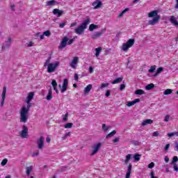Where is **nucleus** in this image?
Instances as JSON below:
<instances>
[{"label": "nucleus", "instance_id": "21", "mask_svg": "<svg viewBox=\"0 0 178 178\" xmlns=\"http://www.w3.org/2000/svg\"><path fill=\"white\" fill-rule=\"evenodd\" d=\"M122 81H123V76L117 78L111 83L112 84H119V83H122Z\"/></svg>", "mask_w": 178, "mask_h": 178}, {"label": "nucleus", "instance_id": "60", "mask_svg": "<svg viewBox=\"0 0 178 178\" xmlns=\"http://www.w3.org/2000/svg\"><path fill=\"white\" fill-rule=\"evenodd\" d=\"M111 95V90H108L106 92V97H109Z\"/></svg>", "mask_w": 178, "mask_h": 178}, {"label": "nucleus", "instance_id": "6", "mask_svg": "<svg viewBox=\"0 0 178 178\" xmlns=\"http://www.w3.org/2000/svg\"><path fill=\"white\" fill-rule=\"evenodd\" d=\"M134 39H129L127 42L122 44L121 49L124 52H127V51H129V48H131V47L134 45Z\"/></svg>", "mask_w": 178, "mask_h": 178}, {"label": "nucleus", "instance_id": "40", "mask_svg": "<svg viewBox=\"0 0 178 178\" xmlns=\"http://www.w3.org/2000/svg\"><path fill=\"white\" fill-rule=\"evenodd\" d=\"M44 33L41 35V33H37L35 37H40V40H44Z\"/></svg>", "mask_w": 178, "mask_h": 178}, {"label": "nucleus", "instance_id": "20", "mask_svg": "<svg viewBox=\"0 0 178 178\" xmlns=\"http://www.w3.org/2000/svg\"><path fill=\"white\" fill-rule=\"evenodd\" d=\"M46 99L47 101H51L52 99V89H49L48 91V94L46 97Z\"/></svg>", "mask_w": 178, "mask_h": 178}, {"label": "nucleus", "instance_id": "2", "mask_svg": "<svg viewBox=\"0 0 178 178\" xmlns=\"http://www.w3.org/2000/svg\"><path fill=\"white\" fill-rule=\"evenodd\" d=\"M90 17H87L78 28L75 29L74 31L76 34H78L79 35L83 34L86 29H87V26L90 24Z\"/></svg>", "mask_w": 178, "mask_h": 178}, {"label": "nucleus", "instance_id": "36", "mask_svg": "<svg viewBox=\"0 0 178 178\" xmlns=\"http://www.w3.org/2000/svg\"><path fill=\"white\" fill-rule=\"evenodd\" d=\"M156 69V65H152L150 67V69H149L148 72L149 73H154Z\"/></svg>", "mask_w": 178, "mask_h": 178}, {"label": "nucleus", "instance_id": "51", "mask_svg": "<svg viewBox=\"0 0 178 178\" xmlns=\"http://www.w3.org/2000/svg\"><path fill=\"white\" fill-rule=\"evenodd\" d=\"M159 132L158 131H154L153 133V137H159Z\"/></svg>", "mask_w": 178, "mask_h": 178}, {"label": "nucleus", "instance_id": "27", "mask_svg": "<svg viewBox=\"0 0 178 178\" xmlns=\"http://www.w3.org/2000/svg\"><path fill=\"white\" fill-rule=\"evenodd\" d=\"M33 172V165L26 167V175L27 176H30V173Z\"/></svg>", "mask_w": 178, "mask_h": 178}, {"label": "nucleus", "instance_id": "30", "mask_svg": "<svg viewBox=\"0 0 178 178\" xmlns=\"http://www.w3.org/2000/svg\"><path fill=\"white\" fill-rule=\"evenodd\" d=\"M115 134H116V131L113 130V131H111L110 134H108L106 136V138H111V137H113V136H115Z\"/></svg>", "mask_w": 178, "mask_h": 178}, {"label": "nucleus", "instance_id": "62", "mask_svg": "<svg viewBox=\"0 0 178 178\" xmlns=\"http://www.w3.org/2000/svg\"><path fill=\"white\" fill-rule=\"evenodd\" d=\"M120 138H115L114 140H113V143H118Z\"/></svg>", "mask_w": 178, "mask_h": 178}, {"label": "nucleus", "instance_id": "14", "mask_svg": "<svg viewBox=\"0 0 178 178\" xmlns=\"http://www.w3.org/2000/svg\"><path fill=\"white\" fill-rule=\"evenodd\" d=\"M69 84V81H67V79H65L63 80V86L61 88L60 92H65L67 90V86Z\"/></svg>", "mask_w": 178, "mask_h": 178}, {"label": "nucleus", "instance_id": "25", "mask_svg": "<svg viewBox=\"0 0 178 178\" xmlns=\"http://www.w3.org/2000/svg\"><path fill=\"white\" fill-rule=\"evenodd\" d=\"M96 29H98V25H95L94 24H91L89 26V31H94V30H95Z\"/></svg>", "mask_w": 178, "mask_h": 178}, {"label": "nucleus", "instance_id": "32", "mask_svg": "<svg viewBox=\"0 0 178 178\" xmlns=\"http://www.w3.org/2000/svg\"><path fill=\"white\" fill-rule=\"evenodd\" d=\"M172 92H173V90L172 89H166L163 92V95H170V94H172Z\"/></svg>", "mask_w": 178, "mask_h": 178}, {"label": "nucleus", "instance_id": "3", "mask_svg": "<svg viewBox=\"0 0 178 178\" xmlns=\"http://www.w3.org/2000/svg\"><path fill=\"white\" fill-rule=\"evenodd\" d=\"M149 17H153L152 20H149L148 24L150 26H155L156 23H158L161 19V15H158L157 10H153L148 13Z\"/></svg>", "mask_w": 178, "mask_h": 178}, {"label": "nucleus", "instance_id": "17", "mask_svg": "<svg viewBox=\"0 0 178 178\" xmlns=\"http://www.w3.org/2000/svg\"><path fill=\"white\" fill-rule=\"evenodd\" d=\"M153 123H154V121L152 120L147 119L143 121L142 126H147V124H152Z\"/></svg>", "mask_w": 178, "mask_h": 178}, {"label": "nucleus", "instance_id": "48", "mask_svg": "<svg viewBox=\"0 0 178 178\" xmlns=\"http://www.w3.org/2000/svg\"><path fill=\"white\" fill-rule=\"evenodd\" d=\"M124 88H126V85L124 84H121L120 86V91H123V90H124Z\"/></svg>", "mask_w": 178, "mask_h": 178}, {"label": "nucleus", "instance_id": "47", "mask_svg": "<svg viewBox=\"0 0 178 178\" xmlns=\"http://www.w3.org/2000/svg\"><path fill=\"white\" fill-rule=\"evenodd\" d=\"M154 166H155V163L152 162L148 165V168L149 169H152V168H154Z\"/></svg>", "mask_w": 178, "mask_h": 178}, {"label": "nucleus", "instance_id": "33", "mask_svg": "<svg viewBox=\"0 0 178 178\" xmlns=\"http://www.w3.org/2000/svg\"><path fill=\"white\" fill-rule=\"evenodd\" d=\"M135 94L136 95H143V94H144V90H143L141 89L136 90L135 91Z\"/></svg>", "mask_w": 178, "mask_h": 178}, {"label": "nucleus", "instance_id": "52", "mask_svg": "<svg viewBox=\"0 0 178 178\" xmlns=\"http://www.w3.org/2000/svg\"><path fill=\"white\" fill-rule=\"evenodd\" d=\"M170 147V144H167L164 147L165 151H169V148Z\"/></svg>", "mask_w": 178, "mask_h": 178}, {"label": "nucleus", "instance_id": "35", "mask_svg": "<svg viewBox=\"0 0 178 178\" xmlns=\"http://www.w3.org/2000/svg\"><path fill=\"white\" fill-rule=\"evenodd\" d=\"M64 127H65V129H72V127H73V123L68 122L65 124Z\"/></svg>", "mask_w": 178, "mask_h": 178}, {"label": "nucleus", "instance_id": "55", "mask_svg": "<svg viewBox=\"0 0 178 178\" xmlns=\"http://www.w3.org/2000/svg\"><path fill=\"white\" fill-rule=\"evenodd\" d=\"M65 26H66V23H61L59 24V27L60 29H63L65 27Z\"/></svg>", "mask_w": 178, "mask_h": 178}, {"label": "nucleus", "instance_id": "61", "mask_svg": "<svg viewBox=\"0 0 178 178\" xmlns=\"http://www.w3.org/2000/svg\"><path fill=\"white\" fill-rule=\"evenodd\" d=\"M74 26H77V22H74L73 23L71 24L70 27H74Z\"/></svg>", "mask_w": 178, "mask_h": 178}, {"label": "nucleus", "instance_id": "11", "mask_svg": "<svg viewBox=\"0 0 178 178\" xmlns=\"http://www.w3.org/2000/svg\"><path fill=\"white\" fill-rule=\"evenodd\" d=\"M104 33H105V29H102L101 31L95 32L92 35L91 38L92 40H97V38H99V37H101Z\"/></svg>", "mask_w": 178, "mask_h": 178}, {"label": "nucleus", "instance_id": "1", "mask_svg": "<svg viewBox=\"0 0 178 178\" xmlns=\"http://www.w3.org/2000/svg\"><path fill=\"white\" fill-rule=\"evenodd\" d=\"M34 98V92H31L29 93L26 98V106H23L20 111V122L26 123L29 119V113L30 112V108L31 107V100Z\"/></svg>", "mask_w": 178, "mask_h": 178}, {"label": "nucleus", "instance_id": "12", "mask_svg": "<svg viewBox=\"0 0 178 178\" xmlns=\"http://www.w3.org/2000/svg\"><path fill=\"white\" fill-rule=\"evenodd\" d=\"M64 14L65 13L62 10H59L58 8H55L53 10V15H54V16H56L57 17H60V16Z\"/></svg>", "mask_w": 178, "mask_h": 178}, {"label": "nucleus", "instance_id": "15", "mask_svg": "<svg viewBox=\"0 0 178 178\" xmlns=\"http://www.w3.org/2000/svg\"><path fill=\"white\" fill-rule=\"evenodd\" d=\"M92 6H94V9H98V8H101V6H102V1L97 0L92 3Z\"/></svg>", "mask_w": 178, "mask_h": 178}, {"label": "nucleus", "instance_id": "4", "mask_svg": "<svg viewBox=\"0 0 178 178\" xmlns=\"http://www.w3.org/2000/svg\"><path fill=\"white\" fill-rule=\"evenodd\" d=\"M51 61L49 58L47 59L44 64V67H47V73H54V72L56 70V68L58 67V66H59V63L56 62L54 63H49Z\"/></svg>", "mask_w": 178, "mask_h": 178}, {"label": "nucleus", "instance_id": "41", "mask_svg": "<svg viewBox=\"0 0 178 178\" xmlns=\"http://www.w3.org/2000/svg\"><path fill=\"white\" fill-rule=\"evenodd\" d=\"M43 35H45L46 37H49L51 35V31H45L44 32H43Z\"/></svg>", "mask_w": 178, "mask_h": 178}, {"label": "nucleus", "instance_id": "28", "mask_svg": "<svg viewBox=\"0 0 178 178\" xmlns=\"http://www.w3.org/2000/svg\"><path fill=\"white\" fill-rule=\"evenodd\" d=\"M162 72H163V67H159L156 70V72L154 74V77H156V76L162 73Z\"/></svg>", "mask_w": 178, "mask_h": 178}, {"label": "nucleus", "instance_id": "56", "mask_svg": "<svg viewBox=\"0 0 178 178\" xmlns=\"http://www.w3.org/2000/svg\"><path fill=\"white\" fill-rule=\"evenodd\" d=\"M167 136H168V137H173V136H175V132L168 133V134H167Z\"/></svg>", "mask_w": 178, "mask_h": 178}, {"label": "nucleus", "instance_id": "38", "mask_svg": "<svg viewBox=\"0 0 178 178\" xmlns=\"http://www.w3.org/2000/svg\"><path fill=\"white\" fill-rule=\"evenodd\" d=\"M176 162H178V157H177V156H175L172 158V161L171 163H172V165H175V163H176Z\"/></svg>", "mask_w": 178, "mask_h": 178}, {"label": "nucleus", "instance_id": "42", "mask_svg": "<svg viewBox=\"0 0 178 178\" xmlns=\"http://www.w3.org/2000/svg\"><path fill=\"white\" fill-rule=\"evenodd\" d=\"M102 129L104 130V131H108V130H109V127H106V124H103Z\"/></svg>", "mask_w": 178, "mask_h": 178}, {"label": "nucleus", "instance_id": "19", "mask_svg": "<svg viewBox=\"0 0 178 178\" xmlns=\"http://www.w3.org/2000/svg\"><path fill=\"white\" fill-rule=\"evenodd\" d=\"M138 102H140V99H135L134 101L129 102L127 105L128 106H133V105H136Z\"/></svg>", "mask_w": 178, "mask_h": 178}, {"label": "nucleus", "instance_id": "49", "mask_svg": "<svg viewBox=\"0 0 178 178\" xmlns=\"http://www.w3.org/2000/svg\"><path fill=\"white\" fill-rule=\"evenodd\" d=\"M169 119H170V115H166L164 118V122H169Z\"/></svg>", "mask_w": 178, "mask_h": 178}, {"label": "nucleus", "instance_id": "18", "mask_svg": "<svg viewBox=\"0 0 178 178\" xmlns=\"http://www.w3.org/2000/svg\"><path fill=\"white\" fill-rule=\"evenodd\" d=\"M12 44V38H8V41L6 42L5 45L2 46V49L8 48V47Z\"/></svg>", "mask_w": 178, "mask_h": 178}, {"label": "nucleus", "instance_id": "57", "mask_svg": "<svg viewBox=\"0 0 178 178\" xmlns=\"http://www.w3.org/2000/svg\"><path fill=\"white\" fill-rule=\"evenodd\" d=\"M33 44L34 43H33V42H29L27 43V47L30 48V47H33Z\"/></svg>", "mask_w": 178, "mask_h": 178}, {"label": "nucleus", "instance_id": "13", "mask_svg": "<svg viewBox=\"0 0 178 178\" xmlns=\"http://www.w3.org/2000/svg\"><path fill=\"white\" fill-rule=\"evenodd\" d=\"M5 98H6V86H4L3 88V92L1 94V106H3V104H5Z\"/></svg>", "mask_w": 178, "mask_h": 178}, {"label": "nucleus", "instance_id": "29", "mask_svg": "<svg viewBox=\"0 0 178 178\" xmlns=\"http://www.w3.org/2000/svg\"><path fill=\"white\" fill-rule=\"evenodd\" d=\"M131 154H129L126 156V159L124 160V163L127 164L128 162H130V159H131Z\"/></svg>", "mask_w": 178, "mask_h": 178}, {"label": "nucleus", "instance_id": "5", "mask_svg": "<svg viewBox=\"0 0 178 178\" xmlns=\"http://www.w3.org/2000/svg\"><path fill=\"white\" fill-rule=\"evenodd\" d=\"M73 42H74V38L70 39L69 40V38L67 36H65L59 47H58V49H63V48H66V45H72V44H73Z\"/></svg>", "mask_w": 178, "mask_h": 178}, {"label": "nucleus", "instance_id": "50", "mask_svg": "<svg viewBox=\"0 0 178 178\" xmlns=\"http://www.w3.org/2000/svg\"><path fill=\"white\" fill-rule=\"evenodd\" d=\"M150 177L151 178H157L156 177H155V172L154 171H151Z\"/></svg>", "mask_w": 178, "mask_h": 178}, {"label": "nucleus", "instance_id": "58", "mask_svg": "<svg viewBox=\"0 0 178 178\" xmlns=\"http://www.w3.org/2000/svg\"><path fill=\"white\" fill-rule=\"evenodd\" d=\"M74 80L79 81V75L76 73L74 74Z\"/></svg>", "mask_w": 178, "mask_h": 178}, {"label": "nucleus", "instance_id": "26", "mask_svg": "<svg viewBox=\"0 0 178 178\" xmlns=\"http://www.w3.org/2000/svg\"><path fill=\"white\" fill-rule=\"evenodd\" d=\"M141 159V154H135L134 155V159L136 162H138V161H140V159Z\"/></svg>", "mask_w": 178, "mask_h": 178}, {"label": "nucleus", "instance_id": "23", "mask_svg": "<svg viewBox=\"0 0 178 178\" xmlns=\"http://www.w3.org/2000/svg\"><path fill=\"white\" fill-rule=\"evenodd\" d=\"M95 56L98 58L99 56V54H101L102 51V47H97L95 49Z\"/></svg>", "mask_w": 178, "mask_h": 178}, {"label": "nucleus", "instance_id": "34", "mask_svg": "<svg viewBox=\"0 0 178 178\" xmlns=\"http://www.w3.org/2000/svg\"><path fill=\"white\" fill-rule=\"evenodd\" d=\"M109 86V83H102L99 86L100 90H104V88H106Z\"/></svg>", "mask_w": 178, "mask_h": 178}, {"label": "nucleus", "instance_id": "24", "mask_svg": "<svg viewBox=\"0 0 178 178\" xmlns=\"http://www.w3.org/2000/svg\"><path fill=\"white\" fill-rule=\"evenodd\" d=\"M92 88V85H91V84H89V85H88L86 88H85V89H84V92L86 93V94H88V92H89L90 91H91V89Z\"/></svg>", "mask_w": 178, "mask_h": 178}, {"label": "nucleus", "instance_id": "46", "mask_svg": "<svg viewBox=\"0 0 178 178\" xmlns=\"http://www.w3.org/2000/svg\"><path fill=\"white\" fill-rule=\"evenodd\" d=\"M51 85H52L53 87H58V83H56V80H53L51 81Z\"/></svg>", "mask_w": 178, "mask_h": 178}, {"label": "nucleus", "instance_id": "53", "mask_svg": "<svg viewBox=\"0 0 178 178\" xmlns=\"http://www.w3.org/2000/svg\"><path fill=\"white\" fill-rule=\"evenodd\" d=\"M175 149L178 152V142L175 143Z\"/></svg>", "mask_w": 178, "mask_h": 178}, {"label": "nucleus", "instance_id": "8", "mask_svg": "<svg viewBox=\"0 0 178 178\" xmlns=\"http://www.w3.org/2000/svg\"><path fill=\"white\" fill-rule=\"evenodd\" d=\"M44 136H40V138L37 140V145L38 149H42L44 148Z\"/></svg>", "mask_w": 178, "mask_h": 178}, {"label": "nucleus", "instance_id": "59", "mask_svg": "<svg viewBox=\"0 0 178 178\" xmlns=\"http://www.w3.org/2000/svg\"><path fill=\"white\" fill-rule=\"evenodd\" d=\"M164 161L165 162H166V163H168L169 162V157L168 156H165L164 158Z\"/></svg>", "mask_w": 178, "mask_h": 178}, {"label": "nucleus", "instance_id": "44", "mask_svg": "<svg viewBox=\"0 0 178 178\" xmlns=\"http://www.w3.org/2000/svg\"><path fill=\"white\" fill-rule=\"evenodd\" d=\"M6 163H8V159H3V161H1V166H5Z\"/></svg>", "mask_w": 178, "mask_h": 178}, {"label": "nucleus", "instance_id": "10", "mask_svg": "<svg viewBox=\"0 0 178 178\" xmlns=\"http://www.w3.org/2000/svg\"><path fill=\"white\" fill-rule=\"evenodd\" d=\"M77 63H79V57L75 56L73 58L72 60L70 63V66L72 69H76L77 66Z\"/></svg>", "mask_w": 178, "mask_h": 178}, {"label": "nucleus", "instance_id": "37", "mask_svg": "<svg viewBox=\"0 0 178 178\" xmlns=\"http://www.w3.org/2000/svg\"><path fill=\"white\" fill-rule=\"evenodd\" d=\"M38 155H40V150H35V152H33L31 156H33V158H34L35 156H38Z\"/></svg>", "mask_w": 178, "mask_h": 178}, {"label": "nucleus", "instance_id": "45", "mask_svg": "<svg viewBox=\"0 0 178 178\" xmlns=\"http://www.w3.org/2000/svg\"><path fill=\"white\" fill-rule=\"evenodd\" d=\"M67 118H69V113H66L63 118V122H67Z\"/></svg>", "mask_w": 178, "mask_h": 178}, {"label": "nucleus", "instance_id": "39", "mask_svg": "<svg viewBox=\"0 0 178 178\" xmlns=\"http://www.w3.org/2000/svg\"><path fill=\"white\" fill-rule=\"evenodd\" d=\"M129 8H125L124 10L121 12V13L118 15L119 17H123V15L126 13V12H128Z\"/></svg>", "mask_w": 178, "mask_h": 178}, {"label": "nucleus", "instance_id": "16", "mask_svg": "<svg viewBox=\"0 0 178 178\" xmlns=\"http://www.w3.org/2000/svg\"><path fill=\"white\" fill-rule=\"evenodd\" d=\"M133 168V165L131 164H129L127 168V171L126 173V177L125 178H130V175H131V169Z\"/></svg>", "mask_w": 178, "mask_h": 178}, {"label": "nucleus", "instance_id": "31", "mask_svg": "<svg viewBox=\"0 0 178 178\" xmlns=\"http://www.w3.org/2000/svg\"><path fill=\"white\" fill-rule=\"evenodd\" d=\"M154 87H155L154 83H149L145 86V90H152V88H154Z\"/></svg>", "mask_w": 178, "mask_h": 178}, {"label": "nucleus", "instance_id": "64", "mask_svg": "<svg viewBox=\"0 0 178 178\" xmlns=\"http://www.w3.org/2000/svg\"><path fill=\"white\" fill-rule=\"evenodd\" d=\"M177 4L175 6V9H178V0H176Z\"/></svg>", "mask_w": 178, "mask_h": 178}, {"label": "nucleus", "instance_id": "43", "mask_svg": "<svg viewBox=\"0 0 178 178\" xmlns=\"http://www.w3.org/2000/svg\"><path fill=\"white\" fill-rule=\"evenodd\" d=\"M131 144H133V145H140L141 143L138 142V140H133Z\"/></svg>", "mask_w": 178, "mask_h": 178}, {"label": "nucleus", "instance_id": "9", "mask_svg": "<svg viewBox=\"0 0 178 178\" xmlns=\"http://www.w3.org/2000/svg\"><path fill=\"white\" fill-rule=\"evenodd\" d=\"M101 145H102L101 143H99L92 147V152L90 154L92 156L95 155V154H97V152H98V151H99V148H101Z\"/></svg>", "mask_w": 178, "mask_h": 178}, {"label": "nucleus", "instance_id": "22", "mask_svg": "<svg viewBox=\"0 0 178 178\" xmlns=\"http://www.w3.org/2000/svg\"><path fill=\"white\" fill-rule=\"evenodd\" d=\"M56 3H58V1L55 0H50L47 2V6H55Z\"/></svg>", "mask_w": 178, "mask_h": 178}, {"label": "nucleus", "instance_id": "54", "mask_svg": "<svg viewBox=\"0 0 178 178\" xmlns=\"http://www.w3.org/2000/svg\"><path fill=\"white\" fill-rule=\"evenodd\" d=\"M174 170H175V172H178V167H177V163H174Z\"/></svg>", "mask_w": 178, "mask_h": 178}, {"label": "nucleus", "instance_id": "7", "mask_svg": "<svg viewBox=\"0 0 178 178\" xmlns=\"http://www.w3.org/2000/svg\"><path fill=\"white\" fill-rule=\"evenodd\" d=\"M19 136L22 137V138H27L29 136V128L27 127V126H22V130L19 133Z\"/></svg>", "mask_w": 178, "mask_h": 178}, {"label": "nucleus", "instance_id": "63", "mask_svg": "<svg viewBox=\"0 0 178 178\" xmlns=\"http://www.w3.org/2000/svg\"><path fill=\"white\" fill-rule=\"evenodd\" d=\"M89 72H90V73H92V72H94V68H93L92 67H89Z\"/></svg>", "mask_w": 178, "mask_h": 178}]
</instances>
